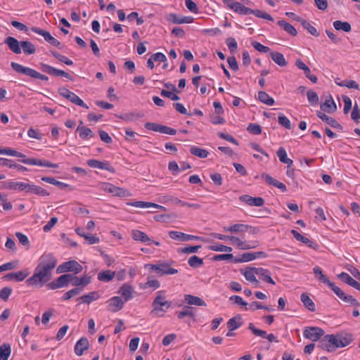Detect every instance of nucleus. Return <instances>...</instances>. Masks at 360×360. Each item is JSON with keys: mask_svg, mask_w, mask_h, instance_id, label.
Instances as JSON below:
<instances>
[{"mask_svg": "<svg viewBox=\"0 0 360 360\" xmlns=\"http://www.w3.org/2000/svg\"><path fill=\"white\" fill-rule=\"evenodd\" d=\"M11 349L9 344L4 343L0 347V356L3 360H8L11 355Z\"/></svg>", "mask_w": 360, "mask_h": 360, "instance_id": "47", "label": "nucleus"}, {"mask_svg": "<svg viewBox=\"0 0 360 360\" xmlns=\"http://www.w3.org/2000/svg\"><path fill=\"white\" fill-rule=\"evenodd\" d=\"M257 98L260 102L267 105H272L274 104V99L269 96V94L265 91H259Z\"/></svg>", "mask_w": 360, "mask_h": 360, "instance_id": "42", "label": "nucleus"}, {"mask_svg": "<svg viewBox=\"0 0 360 360\" xmlns=\"http://www.w3.org/2000/svg\"><path fill=\"white\" fill-rule=\"evenodd\" d=\"M251 45L259 52L268 53L270 51V48L262 45L258 41H253L251 42Z\"/></svg>", "mask_w": 360, "mask_h": 360, "instance_id": "62", "label": "nucleus"}, {"mask_svg": "<svg viewBox=\"0 0 360 360\" xmlns=\"http://www.w3.org/2000/svg\"><path fill=\"white\" fill-rule=\"evenodd\" d=\"M223 2L225 5H226L230 9L233 10L236 13H238L241 15H248L253 14L255 16L263 18L269 21H273L274 19L271 15L265 13L261 10H253L252 8L245 7L244 5L241 4L238 1H235L233 0H223Z\"/></svg>", "mask_w": 360, "mask_h": 360, "instance_id": "2", "label": "nucleus"}, {"mask_svg": "<svg viewBox=\"0 0 360 360\" xmlns=\"http://www.w3.org/2000/svg\"><path fill=\"white\" fill-rule=\"evenodd\" d=\"M58 92L60 96L67 98L68 100L71 101L72 103H75V104H76L79 106H81L82 108H84L86 109H89V106L79 96H77L75 93L70 91L68 89L60 88L58 89Z\"/></svg>", "mask_w": 360, "mask_h": 360, "instance_id": "8", "label": "nucleus"}, {"mask_svg": "<svg viewBox=\"0 0 360 360\" xmlns=\"http://www.w3.org/2000/svg\"><path fill=\"white\" fill-rule=\"evenodd\" d=\"M248 329L256 335L262 338H266L267 333L265 330L257 328L252 323H250L248 325Z\"/></svg>", "mask_w": 360, "mask_h": 360, "instance_id": "51", "label": "nucleus"}, {"mask_svg": "<svg viewBox=\"0 0 360 360\" xmlns=\"http://www.w3.org/2000/svg\"><path fill=\"white\" fill-rule=\"evenodd\" d=\"M4 43L8 46L9 49L15 54L21 53L20 43L13 37H8Z\"/></svg>", "mask_w": 360, "mask_h": 360, "instance_id": "21", "label": "nucleus"}, {"mask_svg": "<svg viewBox=\"0 0 360 360\" xmlns=\"http://www.w3.org/2000/svg\"><path fill=\"white\" fill-rule=\"evenodd\" d=\"M295 65L300 70L304 71L305 76L313 83H316L318 78L316 75H311L309 68L300 58L295 61Z\"/></svg>", "mask_w": 360, "mask_h": 360, "instance_id": "16", "label": "nucleus"}, {"mask_svg": "<svg viewBox=\"0 0 360 360\" xmlns=\"http://www.w3.org/2000/svg\"><path fill=\"white\" fill-rule=\"evenodd\" d=\"M46 183L55 185L60 189H65V188L70 187V185L65 184L63 182L59 181L53 177L46 176Z\"/></svg>", "mask_w": 360, "mask_h": 360, "instance_id": "57", "label": "nucleus"}, {"mask_svg": "<svg viewBox=\"0 0 360 360\" xmlns=\"http://www.w3.org/2000/svg\"><path fill=\"white\" fill-rule=\"evenodd\" d=\"M316 115L323 122H326L328 125L331 126L335 129H338L340 130L342 129V127L340 124H339L335 119L332 117H329L325 113L317 111Z\"/></svg>", "mask_w": 360, "mask_h": 360, "instance_id": "20", "label": "nucleus"}, {"mask_svg": "<svg viewBox=\"0 0 360 360\" xmlns=\"http://www.w3.org/2000/svg\"><path fill=\"white\" fill-rule=\"evenodd\" d=\"M51 53L60 62L63 63L68 65H71L73 64V62L71 60H70L66 56L60 54L57 51H51Z\"/></svg>", "mask_w": 360, "mask_h": 360, "instance_id": "54", "label": "nucleus"}, {"mask_svg": "<svg viewBox=\"0 0 360 360\" xmlns=\"http://www.w3.org/2000/svg\"><path fill=\"white\" fill-rule=\"evenodd\" d=\"M242 317L240 315L235 316L234 317L230 319L227 322V327L230 330H234L240 328L243 322L241 321Z\"/></svg>", "mask_w": 360, "mask_h": 360, "instance_id": "36", "label": "nucleus"}, {"mask_svg": "<svg viewBox=\"0 0 360 360\" xmlns=\"http://www.w3.org/2000/svg\"><path fill=\"white\" fill-rule=\"evenodd\" d=\"M128 205L139 207V208H150L151 207H155V203L150 202H144V201H135L132 202H128Z\"/></svg>", "mask_w": 360, "mask_h": 360, "instance_id": "50", "label": "nucleus"}, {"mask_svg": "<svg viewBox=\"0 0 360 360\" xmlns=\"http://www.w3.org/2000/svg\"><path fill=\"white\" fill-rule=\"evenodd\" d=\"M270 56L271 59L275 62L277 65L281 67H285L287 65L288 63L284 58L283 53L276 52V51H271Z\"/></svg>", "mask_w": 360, "mask_h": 360, "instance_id": "34", "label": "nucleus"}, {"mask_svg": "<svg viewBox=\"0 0 360 360\" xmlns=\"http://www.w3.org/2000/svg\"><path fill=\"white\" fill-rule=\"evenodd\" d=\"M45 278V259L41 257L39 259V263L35 269L33 276L29 278L26 283L28 285H35L41 287L42 282Z\"/></svg>", "mask_w": 360, "mask_h": 360, "instance_id": "3", "label": "nucleus"}, {"mask_svg": "<svg viewBox=\"0 0 360 360\" xmlns=\"http://www.w3.org/2000/svg\"><path fill=\"white\" fill-rule=\"evenodd\" d=\"M82 139H91L95 136L92 130L84 126H78L76 130Z\"/></svg>", "mask_w": 360, "mask_h": 360, "instance_id": "32", "label": "nucleus"}, {"mask_svg": "<svg viewBox=\"0 0 360 360\" xmlns=\"http://www.w3.org/2000/svg\"><path fill=\"white\" fill-rule=\"evenodd\" d=\"M20 46L25 54L31 55L36 51L34 46L30 41H22L20 42Z\"/></svg>", "mask_w": 360, "mask_h": 360, "instance_id": "43", "label": "nucleus"}, {"mask_svg": "<svg viewBox=\"0 0 360 360\" xmlns=\"http://www.w3.org/2000/svg\"><path fill=\"white\" fill-rule=\"evenodd\" d=\"M108 302V310L115 313L123 308L125 302L120 297L115 296L110 298Z\"/></svg>", "mask_w": 360, "mask_h": 360, "instance_id": "14", "label": "nucleus"}, {"mask_svg": "<svg viewBox=\"0 0 360 360\" xmlns=\"http://www.w3.org/2000/svg\"><path fill=\"white\" fill-rule=\"evenodd\" d=\"M15 154L13 156L22 158V159L20 161L24 164L32 165H39V166H45V162L33 158H25V155L20 152L15 150Z\"/></svg>", "mask_w": 360, "mask_h": 360, "instance_id": "27", "label": "nucleus"}, {"mask_svg": "<svg viewBox=\"0 0 360 360\" xmlns=\"http://www.w3.org/2000/svg\"><path fill=\"white\" fill-rule=\"evenodd\" d=\"M89 347V342L87 338H82L77 342L75 346V352L77 356H82L84 352L88 349Z\"/></svg>", "mask_w": 360, "mask_h": 360, "instance_id": "22", "label": "nucleus"}, {"mask_svg": "<svg viewBox=\"0 0 360 360\" xmlns=\"http://www.w3.org/2000/svg\"><path fill=\"white\" fill-rule=\"evenodd\" d=\"M259 257L266 258L267 257V254L262 251L255 252H245L241 255L240 257H236L234 259V262H247Z\"/></svg>", "mask_w": 360, "mask_h": 360, "instance_id": "12", "label": "nucleus"}, {"mask_svg": "<svg viewBox=\"0 0 360 360\" xmlns=\"http://www.w3.org/2000/svg\"><path fill=\"white\" fill-rule=\"evenodd\" d=\"M169 236L176 240L179 241H187L193 239H198L199 237L193 236V235H188L182 232L176 231H170L168 233Z\"/></svg>", "mask_w": 360, "mask_h": 360, "instance_id": "17", "label": "nucleus"}, {"mask_svg": "<svg viewBox=\"0 0 360 360\" xmlns=\"http://www.w3.org/2000/svg\"><path fill=\"white\" fill-rule=\"evenodd\" d=\"M278 123L288 129H291L290 120L283 114H279L278 117Z\"/></svg>", "mask_w": 360, "mask_h": 360, "instance_id": "60", "label": "nucleus"}, {"mask_svg": "<svg viewBox=\"0 0 360 360\" xmlns=\"http://www.w3.org/2000/svg\"><path fill=\"white\" fill-rule=\"evenodd\" d=\"M99 298V294L96 291H92L88 294L84 295L79 297L77 300L80 303H86L89 304L91 302L97 300Z\"/></svg>", "mask_w": 360, "mask_h": 360, "instance_id": "30", "label": "nucleus"}, {"mask_svg": "<svg viewBox=\"0 0 360 360\" xmlns=\"http://www.w3.org/2000/svg\"><path fill=\"white\" fill-rule=\"evenodd\" d=\"M133 292V288L130 285L124 283L120 288L118 293L121 295L124 298V301L126 302L132 298Z\"/></svg>", "mask_w": 360, "mask_h": 360, "instance_id": "24", "label": "nucleus"}, {"mask_svg": "<svg viewBox=\"0 0 360 360\" xmlns=\"http://www.w3.org/2000/svg\"><path fill=\"white\" fill-rule=\"evenodd\" d=\"M115 276V271L105 270L98 274V279L102 282H109Z\"/></svg>", "mask_w": 360, "mask_h": 360, "instance_id": "38", "label": "nucleus"}, {"mask_svg": "<svg viewBox=\"0 0 360 360\" xmlns=\"http://www.w3.org/2000/svg\"><path fill=\"white\" fill-rule=\"evenodd\" d=\"M190 153L200 158H205L209 155V152L207 150L198 148L197 146H192L190 149Z\"/></svg>", "mask_w": 360, "mask_h": 360, "instance_id": "45", "label": "nucleus"}, {"mask_svg": "<svg viewBox=\"0 0 360 360\" xmlns=\"http://www.w3.org/2000/svg\"><path fill=\"white\" fill-rule=\"evenodd\" d=\"M247 130L250 133L256 135L260 134L262 133V127L258 124L250 123L248 126Z\"/></svg>", "mask_w": 360, "mask_h": 360, "instance_id": "64", "label": "nucleus"}, {"mask_svg": "<svg viewBox=\"0 0 360 360\" xmlns=\"http://www.w3.org/2000/svg\"><path fill=\"white\" fill-rule=\"evenodd\" d=\"M132 238L135 240L147 243L151 241V239L147 236L146 233L139 230H134L131 233Z\"/></svg>", "mask_w": 360, "mask_h": 360, "instance_id": "41", "label": "nucleus"}, {"mask_svg": "<svg viewBox=\"0 0 360 360\" xmlns=\"http://www.w3.org/2000/svg\"><path fill=\"white\" fill-rule=\"evenodd\" d=\"M277 24L291 36L295 37L297 34L296 29L291 24L287 22L286 21L278 20Z\"/></svg>", "mask_w": 360, "mask_h": 360, "instance_id": "40", "label": "nucleus"}, {"mask_svg": "<svg viewBox=\"0 0 360 360\" xmlns=\"http://www.w3.org/2000/svg\"><path fill=\"white\" fill-rule=\"evenodd\" d=\"M333 27L337 30H343L345 32H349L352 30L351 25L348 22H342L341 20H335L333 22Z\"/></svg>", "mask_w": 360, "mask_h": 360, "instance_id": "44", "label": "nucleus"}, {"mask_svg": "<svg viewBox=\"0 0 360 360\" xmlns=\"http://www.w3.org/2000/svg\"><path fill=\"white\" fill-rule=\"evenodd\" d=\"M226 44L227 45L231 53H234L237 50V42L234 38H227L226 40Z\"/></svg>", "mask_w": 360, "mask_h": 360, "instance_id": "63", "label": "nucleus"}, {"mask_svg": "<svg viewBox=\"0 0 360 360\" xmlns=\"http://www.w3.org/2000/svg\"><path fill=\"white\" fill-rule=\"evenodd\" d=\"M82 290V287L73 288V289L66 292L63 295L62 300H68L70 298H72V297L79 295Z\"/></svg>", "mask_w": 360, "mask_h": 360, "instance_id": "53", "label": "nucleus"}, {"mask_svg": "<svg viewBox=\"0 0 360 360\" xmlns=\"http://www.w3.org/2000/svg\"><path fill=\"white\" fill-rule=\"evenodd\" d=\"M91 282V278L89 276H84L82 278H79L75 274H72V280H71V284L73 286H76L77 288H82L87 285Z\"/></svg>", "mask_w": 360, "mask_h": 360, "instance_id": "25", "label": "nucleus"}, {"mask_svg": "<svg viewBox=\"0 0 360 360\" xmlns=\"http://www.w3.org/2000/svg\"><path fill=\"white\" fill-rule=\"evenodd\" d=\"M229 240L231 241L232 244L236 245L237 247L240 250H249L257 247V245H250L245 241H243L240 238L232 236H230Z\"/></svg>", "mask_w": 360, "mask_h": 360, "instance_id": "28", "label": "nucleus"}, {"mask_svg": "<svg viewBox=\"0 0 360 360\" xmlns=\"http://www.w3.org/2000/svg\"><path fill=\"white\" fill-rule=\"evenodd\" d=\"M314 274L317 277L318 280L325 284L329 283L330 280L328 277L323 274L321 269L319 266H315L313 269Z\"/></svg>", "mask_w": 360, "mask_h": 360, "instance_id": "49", "label": "nucleus"}, {"mask_svg": "<svg viewBox=\"0 0 360 360\" xmlns=\"http://www.w3.org/2000/svg\"><path fill=\"white\" fill-rule=\"evenodd\" d=\"M304 338L312 341L319 340L324 335V330L319 327H307L304 330Z\"/></svg>", "mask_w": 360, "mask_h": 360, "instance_id": "11", "label": "nucleus"}, {"mask_svg": "<svg viewBox=\"0 0 360 360\" xmlns=\"http://www.w3.org/2000/svg\"><path fill=\"white\" fill-rule=\"evenodd\" d=\"M167 20L174 24L191 23L193 18L191 16L179 17L175 13H170L167 15Z\"/></svg>", "mask_w": 360, "mask_h": 360, "instance_id": "19", "label": "nucleus"}, {"mask_svg": "<svg viewBox=\"0 0 360 360\" xmlns=\"http://www.w3.org/2000/svg\"><path fill=\"white\" fill-rule=\"evenodd\" d=\"M83 269L82 266L75 260H70L61 264L58 266L56 272L66 273V272H74V274L80 273Z\"/></svg>", "mask_w": 360, "mask_h": 360, "instance_id": "7", "label": "nucleus"}, {"mask_svg": "<svg viewBox=\"0 0 360 360\" xmlns=\"http://www.w3.org/2000/svg\"><path fill=\"white\" fill-rule=\"evenodd\" d=\"M46 73L55 77H63L70 80H73L72 77L67 72L56 69L52 66L46 65Z\"/></svg>", "mask_w": 360, "mask_h": 360, "instance_id": "23", "label": "nucleus"}, {"mask_svg": "<svg viewBox=\"0 0 360 360\" xmlns=\"http://www.w3.org/2000/svg\"><path fill=\"white\" fill-rule=\"evenodd\" d=\"M145 267L150 271H155L160 276L163 275H172L178 273L176 269L170 267L167 263L157 264H146Z\"/></svg>", "mask_w": 360, "mask_h": 360, "instance_id": "4", "label": "nucleus"}, {"mask_svg": "<svg viewBox=\"0 0 360 360\" xmlns=\"http://www.w3.org/2000/svg\"><path fill=\"white\" fill-rule=\"evenodd\" d=\"M185 302L190 305L206 306V303L200 297L192 295H185Z\"/></svg>", "mask_w": 360, "mask_h": 360, "instance_id": "33", "label": "nucleus"}, {"mask_svg": "<svg viewBox=\"0 0 360 360\" xmlns=\"http://www.w3.org/2000/svg\"><path fill=\"white\" fill-rule=\"evenodd\" d=\"M210 250L216 252H231L232 248L217 243L210 246Z\"/></svg>", "mask_w": 360, "mask_h": 360, "instance_id": "61", "label": "nucleus"}, {"mask_svg": "<svg viewBox=\"0 0 360 360\" xmlns=\"http://www.w3.org/2000/svg\"><path fill=\"white\" fill-rule=\"evenodd\" d=\"M11 68L17 72L22 73L23 75L30 76L34 79H39L41 80H45V75L38 72L35 70H33L30 68L24 67L20 64H18L15 62H12L11 63Z\"/></svg>", "mask_w": 360, "mask_h": 360, "instance_id": "5", "label": "nucleus"}, {"mask_svg": "<svg viewBox=\"0 0 360 360\" xmlns=\"http://www.w3.org/2000/svg\"><path fill=\"white\" fill-rule=\"evenodd\" d=\"M193 307H185L184 310L177 313V317L179 319H183L185 316L194 317V314L192 311Z\"/></svg>", "mask_w": 360, "mask_h": 360, "instance_id": "55", "label": "nucleus"}, {"mask_svg": "<svg viewBox=\"0 0 360 360\" xmlns=\"http://www.w3.org/2000/svg\"><path fill=\"white\" fill-rule=\"evenodd\" d=\"M326 285L335 293V295L340 299L342 300L343 297L345 295L344 291L342 290L339 287L336 286L334 283L329 281V283H328Z\"/></svg>", "mask_w": 360, "mask_h": 360, "instance_id": "56", "label": "nucleus"}, {"mask_svg": "<svg viewBox=\"0 0 360 360\" xmlns=\"http://www.w3.org/2000/svg\"><path fill=\"white\" fill-rule=\"evenodd\" d=\"M86 164L92 168L105 169L112 173L115 172L114 167H112L110 164L106 161L101 162L97 160L90 159L87 160Z\"/></svg>", "mask_w": 360, "mask_h": 360, "instance_id": "13", "label": "nucleus"}, {"mask_svg": "<svg viewBox=\"0 0 360 360\" xmlns=\"http://www.w3.org/2000/svg\"><path fill=\"white\" fill-rule=\"evenodd\" d=\"M307 96L308 101L311 105H314L318 103L319 96L316 92H314L311 90H309L307 92Z\"/></svg>", "mask_w": 360, "mask_h": 360, "instance_id": "59", "label": "nucleus"}, {"mask_svg": "<svg viewBox=\"0 0 360 360\" xmlns=\"http://www.w3.org/2000/svg\"><path fill=\"white\" fill-rule=\"evenodd\" d=\"M255 274L257 276H261V279L268 283L275 285V282L271 277V273L268 269H263V268H258L254 269Z\"/></svg>", "mask_w": 360, "mask_h": 360, "instance_id": "26", "label": "nucleus"}, {"mask_svg": "<svg viewBox=\"0 0 360 360\" xmlns=\"http://www.w3.org/2000/svg\"><path fill=\"white\" fill-rule=\"evenodd\" d=\"M145 128L148 130L158 131L165 134L169 135H175L176 134V130L169 127L165 125L160 124L155 122H146L144 125Z\"/></svg>", "mask_w": 360, "mask_h": 360, "instance_id": "10", "label": "nucleus"}, {"mask_svg": "<svg viewBox=\"0 0 360 360\" xmlns=\"http://www.w3.org/2000/svg\"><path fill=\"white\" fill-rule=\"evenodd\" d=\"M27 186H28V184L23 182L6 181L4 183L5 188L12 190L25 191L27 189Z\"/></svg>", "mask_w": 360, "mask_h": 360, "instance_id": "31", "label": "nucleus"}, {"mask_svg": "<svg viewBox=\"0 0 360 360\" xmlns=\"http://www.w3.org/2000/svg\"><path fill=\"white\" fill-rule=\"evenodd\" d=\"M353 341V336L348 333L326 335L321 340L318 347L328 352H334L337 348L345 347Z\"/></svg>", "mask_w": 360, "mask_h": 360, "instance_id": "1", "label": "nucleus"}, {"mask_svg": "<svg viewBox=\"0 0 360 360\" xmlns=\"http://www.w3.org/2000/svg\"><path fill=\"white\" fill-rule=\"evenodd\" d=\"M321 109L323 111L328 112V113L333 112L337 110V105L331 96H330L329 99L326 100L321 105Z\"/></svg>", "mask_w": 360, "mask_h": 360, "instance_id": "35", "label": "nucleus"}, {"mask_svg": "<svg viewBox=\"0 0 360 360\" xmlns=\"http://www.w3.org/2000/svg\"><path fill=\"white\" fill-rule=\"evenodd\" d=\"M301 24L303 28L307 30L311 35L314 37H318L319 35V32L317 31L316 27L311 25L307 20L303 19L301 21Z\"/></svg>", "mask_w": 360, "mask_h": 360, "instance_id": "48", "label": "nucleus"}, {"mask_svg": "<svg viewBox=\"0 0 360 360\" xmlns=\"http://www.w3.org/2000/svg\"><path fill=\"white\" fill-rule=\"evenodd\" d=\"M300 300L304 304V306L310 311H315L316 306L313 300L309 297L306 292L301 295Z\"/></svg>", "mask_w": 360, "mask_h": 360, "instance_id": "37", "label": "nucleus"}, {"mask_svg": "<svg viewBox=\"0 0 360 360\" xmlns=\"http://www.w3.org/2000/svg\"><path fill=\"white\" fill-rule=\"evenodd\" d=\"M188 263L190 266L193 268H198L202 265L203 260L198 256L193 255L188 259Z\"/></svg>", "mask_w": 360, "mask_h": 360, "instance_id": "52", "label": "nucleus"}, {"mask_svg": "<svg viewBox=\"0 0 360 360\" xmlns=\"http://www.w3.org/2000/svg\"><path fill=\"white\" fill-rule=\"evenodd\" d=\"M291 233L292 234V236L297 240L306 244L309 248H310L313 250H315L319 249V245L316 243H315V242L309 240L308 238L302 236L296 230H294V229L291 230Z\"/></svg>", "mask_w": 360, "mask_h": 360, "instance_id": "15", "label": "nucleus"}, {"mask_svg": "<svg viewBox=\"0 0 360 360\" xmlns=\"http://www.w3.org/2000/svg\"><path fill=\"white\" fill-rule=\"evenodd\" d=\"M240 200L251 206L261 207L264 204V200L261 197H252L249 195H243L240 197Z\"/></svg>", "mask_w": 360, "mask_h": 360, "instance_id": "18", "label": "nucleus"}, {"mask_svg": "<svg viewBox=\"0 0 360 360\" xmlns=\"http://www.w3.org/2000/svg\"><path fill=\"white\" fill-rule=\"evenodd\" d=\"M335 83L340 86H347V88H349V89H359L358 84L354 80H350V81L345 80V81L340 82V83H338V79H335Z\"/></svg>", "mask_w": 360, "mask_h": 360, "instance_id": "58", "label": "nucleus"}, {"mask_svg": "<svg viewBox=\"0 0 360 360\" xmlns=\"http://www.w3.org/2000/svg\"><path fill=\"white\" fill-rule=\"evenodd\" d=\"M257 269L256 267H248L246 270L243 273L245 279L250 282H257L259 283L258 280L256 278L255 274V272L254 269Z\"/></svg>", "mask_w": 360, "mask_h": 360, "instance_id": "46", "label": "nucleus"}, {"mask_svg": "<svg viewBox=\"0 0 360 360\" xmlns=\"http://www.w3.org/2000/svg\"><path fill=\"white\" fill-rule=\"evenodd\" d=\"M248 224H235L229 227H224L225 231L231 233H244L247 231Z\"/></svg>", "mask_w": 360, "mask_h": 360, "instance_id": "39", "label": "nucleus"}, {"mask_svg": "<svg viewBox=\"0 0 360 360\" xmlns=\"http://www.w3.org/2000/svg\"><path fill=\"white\" fill-rule=\"evenodd\" d=\"M28 275L29 271L27 270H22L17 272L9 273L7 275H6L5 278H6L8 280L15 279L17 281H22Z\"/></svg>", "mask_w": 360, "mask_h": 360, "instance_id": "29", "label": "nucleus"}, {"mask_svg": "<svg viewBox=\"0 0 360 360\" xmlns=\"http://www.w3.org/2000/svg\"><path fill=\"white\" fill-rule=\"evenodd\" d=\"M162 293H164L162 290L158 292V295L152 303V313L157 314L158 311H165L164 308L168 309L171 307L172 302L165 300V296L162 295Z\"/></svg>", "mask_w": 360, "mask_h": 360, "instance_id": "6", "label": "nucleus"}, {"mask_svg": "<svg viewBox=\"0 0 360 360\" xmlns=\"http://www.w3.org/2000/svg\"><path fill=\"white\" fill-rule=\"evenodd\" d=\"M72 280V274H65L61 275L58 278L46 284V286L51 290L60 288L67 287Z\"/></svg>", "mask_w": 360, "mask_h": 360, "instance_id": "9", "label": "nucleus"}]
</instances>
